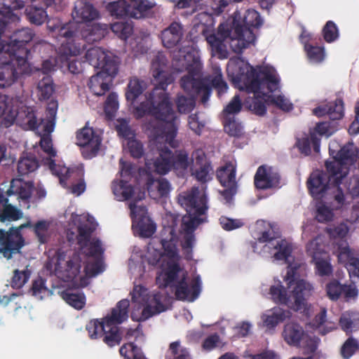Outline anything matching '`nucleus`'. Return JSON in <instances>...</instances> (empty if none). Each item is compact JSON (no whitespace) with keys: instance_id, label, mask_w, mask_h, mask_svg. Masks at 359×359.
Segmentation results:
<instances>
[{"instance_id":"1","label":"nucleus","mask_w":359,"mask_h":359,"mask_svg":"<svg viewBox=\"0 0 359 359\" xmlns=\"http://www.w3.org/2000/svg\"><path fill=\"white\" fill-rule=\"evenodd\" d=\"M151 69L156 87L144 95V100L139 106L134 107L133 111L137 118L146 116L153 119L151 122L144 123V128L152 138V144L156 147L158 156L154 161L147 157L146 166L149 172L155 171L161 175L166 174L172 168L178 175L184 176L193 169V155L189 158L184 151H178L172 155L165 147V144L172 147L177 146L175 137L178 121L165 92V86L172 82L173 78L165 71L166 58L163 53H158L155 56Z\"/></svg>"},{"instance_id":"2","label":"nucleus","mask_w":359,"mask_h":359,"mask_svg":"<svg viewBox=\"0 0 359 359\" xmlns=\"http://www.w3.org/2000/svg\"><path fill=\"white\" fill-rule=\"evenodd\" d=\"M65 217L69 223L67 238L70 241L76 238L83 253L60 250L50 254L45 269L68 287H84L90 278L104 269L100 257L103 248L100 241L89 238L90 233L95 228L93 217L78 215L72 208L65 211Z\"/></svg>"},{"instance_id":"3","label":"nucleus","mask_w":359,"mask_h":359,"mask_svg":"<svg viewBox=\"0 0 359 359\" xmlns=\"http://www.w3.org/2000/svg\"><path fill=\"white\" fill-rule=\"evenodd\" d=\"M179 233L174 226H164L161 239H152L141 248L134 247L128 262L129 270L141 275L145 266H156V284L160 287L170 286L177 299L194 302L201 292L199 276L187 279L186 272L180 266Z\"/></svg>"},{"instance_id":"4","label":"nucleus","mask_w":359,"mask_h":359,"mask_svg":"<svg viewBox=\"0 0 359 359\" xmlns=\"http://www.w3.org/2000/svg\"><path fill=\"white\" fill-rule=\"evenodd\" d=\"M227 74L236 88L252 93V101L247 100L248 108L256 114L263 115L266 104H272L283 111H290L293 104L283 94H276L280 88V78L272 66L252 67L239 57L230 59Z\"/></svg>"},{"instance_id":"5","label":"nucleus","mask_w":359,"mask_h":359,"mask_svg":"<svg viewBox=\"0 0 359 359\" xmlns=\"http://www.w3.org/2000/svg\"><path fill=\"white\" fill-rule=\"evenodd\" d=\"M175 71L187 72L180 79V86L188 95L201 96L205 103L210 95V85L218 90L219 94L225 93L228 88L222 78L220 69H216L212 79H201L202 64L198 51L192 46H184L173 55Z\"/></svg>"},{"instance_id":"6","label":"nucleus","mask_w":359,"mask_h":359,"mask_svg":"<svg viewBox=\"0 0 359 359\" xmlns=\"http://www.w3.org/2000/svg\"><path fill=\"white\" fill-rule=\"evenodd\" d=\"M237 22V15L231 20L222 23L218 27L217 34L212 32V27L214 20L212 15L205 12L198 13L194 18V27L197 32L203 34L212 50L219 55V57H225L228 47L236 53H240L253 42L254 36L252 32L245 29L240 30Z\"/></svg>"},{"instance_id":"7","label":"nucleus","mask_w":359,"mask_h":359,"mask_svg":"<svg viewBox=\"0 0 359 359\" xmlns=\"http://www.w3.org/2000/svg\"><path fill=\"white\" fill-rule=\"evenodd\" d=\"M287 289L278 279L274 278L269 285H263L262 294L276 304L286 306L302 315L310 317L313 312V306L307 302L313 292V285L306 280L297 277V273L287 271L284 276Z\"/></svg>"},{"instance_id":"8","label":"nucleus","mask_w":359,"mask_h":359,"mask_svg":"<svg viewBox=\"0 0 359 359\" xmlns=\"http://www.w3.org/2000/svg\"><path fill=\"white\" fill-rule=\"evenodd\" d=\"M256 229L261 235L253 246L254 251L270 257L273 262L281 261L287 264V271L297 273L296 271L300 268L302 263L294 259L292 256V243L278 236L271 224L265 221H257Z\"/></svg>"},{"instance_id":"9","label":"nucleus","mask_w":359,"mask_h":359,"mask_svg":"<svg viewBox=\"0 0 359 359\" xmlns=\"http://www.w3.org/2000/svg\"><path fill=\"white\" fill-rule=\"evenodd\" d=\"M129 305L127 299H123L104 317L90 320L86 327L89 337L91 339L102 338L109 347L118 345L122 337L118 325L127 320Z\"/></svg>"},{"instance_id":"10","label":"nucleus","mask_w":359,"mask_h":359,"mask_svg":"<svg viewBox=\"0 0 359 359\" xmlns=\"http://www.w3.org/2000/svg\"><path fill=\"white\" fill-rule=\"evenodd\" d=\"M178 203L187 211L182 217V224L187 232L182 245L189 250L194 241L191 231L206 221L208 209L207 196L203 188H193L180 194Z\"/></svg>"},{"instance_id":"11","label":"nucleus","mask_w":359,"mask_h":359,"mask_svg":"<svg viewBox=\"0 0 359 359\" xmlns=\"http://www.w3.org/2000/svg\"><path fill=\"white\" fill-rule=\"evenodd\" d=\"M86 58L92 66L100 69L90 79L89 88L95 95H102L109 90L118 72L119 60L100 47L88 49Z\"/></svg>"},{"instance_id":"12","label":"nucleus","mask_w":359,"mask_h":359,"mask_svg":"<svg viewBox=\"0 0 359 359\" xmlns=\"http://www.w3.org/2000/svg\"><path fill=\"white\" fill-rule=\"evenodd\" d=\"M131 295V318L133 320L144 321L153 316L166 311L170 298L162 292L150 291L141 284H135Z\"/></svg>"},{"instance_id":"13","label":"nucleus","mask_w":359,"mask_h":359,"mask_svg":"<svg viewBox=\"0 0 359 359\" xmlns=\"http://www.w3.org/2000/svg\"><path fill=\"white\" fill-rule=\"evenodd\" d=\"M57 114V104L51 102L47 109L46 118L41 119L39 123L36 121L35 128L42 135L40 139L41 147L46 156L43 157L42 163L48 167L53 175L59 178L60 184L65 186V177L69 172L68 168L55 163L54 157L56 156V151L53 148L51 139L46 134L52 133L55 127V119Z\"/></svg>"},{"instance_id":"14","label":"nucleus","mask_w":359,"mask_h":359,"mask_svg":"<svg viewBox=\"0 0 359 359\" xmlns=\"http://www.w3.org/2000/svg\"><path fill=\"white\" fill-rule=\"evenodd\" d=\"M327 175L320 170L314 171L310 176L309 180V188L312 196L316 198H326L328 196H333L336 202V209H341L346 205V200L342 192V187L340 184L342 183L341 179L345 176H341L338 174V178L333 176L332 172L329 171Z\"/></svg>"},{"instance_id":"15","label":"nucleus","mask_w":359,"mask_h":359,"mask_svg":"<svg viewBox=\"0 0 359 359\" xmlns=\"http://www.w3.org/2000/svg\"><path fill=\"white\" fill-rule=\"evenodd\" d=\"M0 117L4 118L2 124L6 128L14 123L25 129L35 128L36 126V116L32 108L5 95H0Z\"/></svg>"},{"instance_id":"16","label":"nucleus","mask_w":359,"mask_h":359,"mask_svg":"<svg viewBox=\"0 0 359 359\" xmlns=\"http://www.w3.org/2000/svg\"><path fill=\"white\" fill-rule=\"evenodd\" d=\"M48 27L53 32V36L56 37L60 46L58 47L57 59H48L45 60L42 64L43 75H48L47 74L52 71L55 66L62 67V64L67 62L69 56H76L83 50V45L78 43L77 45H74L73 42L76 41V39L69 35L70 32V26L66 27H53L51 22H48Z\"/></svg>"},{"instance_id":"17","label":"nucleus","mask_w":359,"mask_h":359,"mask_svg":"<svg viewBox=\"0 0 359 359\" xmlns=\"http://www.w3.org/2000/svg\"><path fill=\"white\" fill-rule=\"evenodd\" d=\"M326 231L332 238L343 239L348 232V227L341 223L335 227H328ZM333 252L338 257L339 262L345 265L351 278L359 277V259L345 241L336 243Z\"/></svg>"},{"instance_id":"18","label":"nucleus","mask_w":359,"mask_h":359,"mask_svg":"<svg viewBox=\"0 0 359 359\" xmlns=\"http://www.w3.org/2000/svg\"><path fill=\"white\" fill-rule=\"evenodd\" d=\"M330 154L333 158L332 161L325 163L326 169L332 172L333 176L337 178L339 173L341 176H346L349 167L356 160L358 151L352 143H349L341 147L336 140H332L329 144Z\"/></svg>"},{"instance_id":"19","label":"nucleus","mask_w":359,"mask_h":359,"mask_svg":"<svg viewBox=\"0 0 359 359\" xmlns=\"http://www.w3.org/2000/svg\"><path fill=\"white\" fill-rule=\"evenodd\" d=\"M30 72L29 65L26 58L20 55H8L0 50V87L11 86L22 74Z\"/></svg>"},{"instance_id":"20","label":"nucleus","mask_w":359,"mask_h":359,"mask_svg":"<svg viewBox=\"0 0 359 359\" xmlns=\"http://www.w3.org/2000/svg\"><path fill=\"white\" fill-rule=\"evenodd\" d=\"M133 167L123 160L120 161V179L112 182L111 189L115 198L118 201H124L129 198L130 203L139 204V201L144 198V191H137L133 185L128 181L133 174Z\"/></svg>"},{"instance_id":"21","label":"nucleus","mask_w":359,"mask_h":359,"mask_svg":"<svg viewBox=\"0 0 359 359\" xmlns=\"http://www.w3.org/2000/svg\"><path fill=\"white\" fill-rule=\"evenodd\" d=\"M31 226V223L28 222L17 228H12L7 232L0 229V253L8 259L13 256H18L22 260H25L20 254V250L24 245V241L20 231L24 228Z\"/></svg>"},{"instance_id":"22","label":"nucleus","mask_w":359,"mask_h":359,"mask_svg":"<svg viewBox=\"0 0 359 359\" xmlns=\"http://www.w3.org/2000/svg\"><path fill=\"white\" fill-rule=\"evenodd\" d=\"M132 227L135 235L142 238L151 236L156 231V224L148 215L146 208L142 204L129 203Z\"/></svg>"},{"instance_id":"23","label":"nucleus","mask_w":359,"mask_h":359,"mask_svg":"<svg viewBox=\"0 0 359 359\" xmlns=\"http://www.w3.org/2000/svg\"><path fill=\"white\" fill-rule=\"evenodd\" d=\"M72 15L74 22L67 24L63 27H71L69 35L76 39V41L73 42V44L75 46L78 43H81L83 48L84 42L83 39H80L76 34V28L75 23H83L95 20L100 17L99 12L91 4L83 1H77L75 3Z\"/></svg>"},{"instance_id":"24","label":"nucleus","mask_w":359,"mask_h":359,"mask_svg":"<svg viewBox=\"0 0 359 359\" xmlns=\"http://www.w3.org/2000/svg\"><path fill=\"white\" fill-rule=\"evenodd\" d=\"M77 144L81 147L83 156L86 158L94 157L101 145V137L97 130L86 126L76 135Z\"/></svg>"},{"instance_id":"25","label":"nucleus","mask_w":359,"mask_h":359,"mask_svg":"<svg viewBox=\"0 0 359 359\" xmlns=\"http://www.w3.org/2000/svg\"><path fill=\"white\" fill-rule=\"evenodd\" d=\"M4 193L8 196L16 194L22 200L32 199L33 201L46 196V191L41 185L37 184L36 187H34L32 182H26L22 179H13L10 189Z\"/></svg>"},{"instance_id":"26","label":"nucleus","mask_w":359,"mask_h":359,"mask_svg":"<svg viewBox=\"0 0 359 359\" xmlns=\"http://www.w3.org/2000/svg\"><path fill=\"white\" fill-rule=\"evenodd\" d=\"M33 38V33L29 29H22L17 32L6 44H4V39H1V50L6 51L8 55H20L25 58L27 50L24 45L30 41Z\"/></svg>"},{"instance_id":"27","label":"nucleus","mask_w":359,"mask_h":359,"mask_svg":"<svg viewBox=\"0 0 359 359\" xmlns=\"http://www.w3.org/2000/svg\"><path fill=\"white\" fill-rule=\"evenodd\" d=\"M217 175L221 184L226 188L225 190L222 191V194L226 202H229L236 192V170L234 163L230 162L221 167L218 170Z\"/></svg>"},{"instance_id":"28","label":"nucleus","mask_w":359,"mask_h":359,"mask_svg":"<svg viewBox=\"0 0 359 359\" xmlns=\"http://www.w3.org/2000/svg\"><path fill=\"white\" fill-rule=\"evenodd\" d=\"M192 166L194 167L191 172V175L198 181L205 182L210 180L212 168L202 150H197L193 153Z\"/></svg>"},{"instance_id":"29","label":"nucleus","mask_w":359,"mask_h":359,"mask_svg":"<svg viewBox=\"0 0 359 359\" xmlns=\"http://www.w3.org/2000/svg\"><path fill=\"white\" fill-rule=\"evenodd\" d=\"M255 184L260 189L277 187L279 185V175L271 167L260 166L255 176Z\"/></svg>"},{"instance_id":"30","label":"nucleus","mask_w":359,"mask_h":359,"mask_svg":"<svg viewBox=\"0 0 359 359\" xmlns=\"http://www.w3.org/2000/svg\"><path fill=\"white\" fill-rule=\"evenodd\" d=\"M291 312L279 306H275L271 309L266 310L261 316L262 325L268 330H274V328L281 322L290 318Z\"/></svg>"},{"instance_id":"31","label":"nucleus","mask_w":359,"mask_h":359,"mask_svg":"<svg viewBox=\"0 0 359 359\" xmlns=\"http://www.w3.org/2000/svg\"><path fill=\"white\" fill-rule=\"evenodd\" d=\"M313 112L317 116L328 115L332 121L339 120L344 116L343 102L336 100L334 102L322 103L313 109Z\"/></svg>"},{"instance_id":"32","label":"nucleus","mask_w":359,"mask_h":359,"mask_svg":"<svg viewBox=\"0 0 359 359\" xmlns=\"http://www.w3.org/2000/svg\"><path fill=\"white\" fill-rule=\"evenodd\" d=\"M236 15H237V22L236 23V24L239 25H238L239 29L243 30V31H245V29H248L253 34L254 41L252 43V44L255 41V36L254 33L252 32V31L248 27H259L260 25H262V22H263L262 19L261 18L259 14L255 10L250 9V10L247 11L245 15H244L243 20H242V17L239 13H234L233 16L231 17L227 20L229 23L231 22V20H232L235 17ZM250 45H251V43L247 48H248Z\"/></svg>"},{"instance_id":"33","label":"nucleus","mask_w":359,"mask_h":359,"mask_svg":"<svg viewBox=\"0 0 359 359\" xmlns=\"http://www.w3.org/2000/svg\"><path fill=\"white\" fill-rule=\"evenodd\" d=\"M24 7L22 1L17 0H0V25L4 29L7 23L18 20V17L13 14L12 10Z\"/></svg>"},{"instance_id":"34","label":"nucleus","mask_w":359,"mask_h":359,"mask_svg":"<svg viewBox=\"0 0 359 359\" xmlns=\"http://www.w3.org/2000/svg\"><path fill=\"white\" fill-rule=\"evenodd\" d=\"M297 147L302 154L309 155L312 151L318 152L320 138L315 132L305 133L297 139Z\"/></svg>"},{"instance_id":"35","label":"nucleus","mask_w":359,"mask_h":359,"mask_svg":"<svg viewBox=\"0 0 359 359\" xmlns=\"http://www.w3.org/2000/svg\"><path fill=\"white\" fill-rule=\"evenodd\" d=\"M282 335L287 344L297 346L300 345L306 333L299 324L290 322L285 325Z\"/></svg>"},{"instance_id":"36","label":"nucleus","mask_w":359,"mask_h":359,"mask_svg":"<svg viewBox=\"0 0 359 359\" xmlns=\"http://www.w3.org/2000/svg\"><path fill=\"white\" fill-rule=\"evenodd\" d=\"M147 189L151 198L157 200L165 197L170 192L169 182L163 179L153 180L147 175Z\"/></svg>"},{"instance_id":"37","label":"nucleus","mask_w":359,"mask_h":359,"mask_svg":"<svg viewBox=\"0 0 359 359\" xmlns=\"http://www.w3.org/2000/svg\"><path fill=\"white\" fill-rule=\"evenodd\" d=\"M182 35L183 29L181 24L173 22L162 32V43L167 48H173L180 41Z\"/></svg>"},{"instance_id":"38","label":"nucleus","mask_w":359,"mask_h":359,"mask_svg":"<svg viewBox=\"0 0 359 359\" xmlns=\"http://www.w3.org/2000/svg\"><path fill=\"white\" fill-rule=\"evenodd\" d=\"M4 191L0 189V221L6 219L16 220L22 217V212L14 206L8 204V199Z\"/></svg>"},{"instance_id":"39","label":"nucleus","mask_w":359,"mask_h":359,"mask_svg":"<svg viewBox=\"0 0 359 359\" xmlns=\"http://www.w3.org/2000/svg\"><path fill=\"white\" fill-rule=\"evenodd\" d=\"M338 203L334 200L332 205L320 201L316 204V220L321 223L331 222L334 218V210H337L336 205Z\"/></svg>"},{"instance_id":"40","label":"nucleus","mask_w":359,"mask_h":359,"mask_svg":"<svg viewBox=\"0 0 359 359\" xmlns=\"http://www.w3.org/2000/svg\"><path fill=\"white\" fill-rule=\"evenodd\" d=\"M309 325L317 330L321 334H326L335 328V325L326 320V310L321 309L315 318L309 323Z\"/></svg>"},{"instance_id":"41","label":"nucleus","mask_w":359,"mask_h":359,"mask_svg":"<svg viewBox=\"0 0 359 359\" xmlns=\"http://www.w3.org/2000/svg\"><path fill=\"white\" fill-rule=\"evenodd\" d=\"M61 297L71 306L81 309L86 304V297L79 291L67 290L60 292Z\"/></svg>"},{"instance_id":"42","label":"nucleus","mask_w":359,"mask_h":359,"mask_svg":"<svg viewBox=\"0 0 359 359\" xmlns=\"http://www.w3.org/2000/svg\"><path fill=\"white\" fill-rule=\"evenodd\" d=\"M307 36L309 34L304 32L302 34V41L304 43L305 50L310 62L313 64L321 62L325 58L324 50L320 47L307 44Z\"/></svg>"},{"instance_id":"43","label":"nucleus","mask_w":359,"mask_h":359,"mask_svg":"<svg viewBox=\"0 0 359 359\" xmlns=\"http://www.w3.org/2000/svg\"><path fill=\"white\" fill-rule=\"evenodd\" d=\"M54 92V86L52 79L48 75L43 76L39 81L36 93L39 100L49 99Z\"/></svg>"},{"instance_id":"44","label":"nucleus","mask_w":359,"mask_h":359,"mask_svg":"<svg viewBox=\"0 0 359 359\" xmlns=\"http://www.w3.org/2000/svg\"><path fill=\"white\" fill-rule=\"evenodd\" d=\"M320 339L317 337H309L306 334L304 337V339L302 340L300 346L303 348L307 353H313L311 358H325V354L321 351H318V346L319 344Z\"/></svg>"},{"instance_id":"45","label":"nucleus","mask_w":359,"mask_h":359,"mask_svg":"<svg viewBox=\"0 0 359 359\" xmlns=\"http://www.w3.org/2000/svg\"><path fill=\"white\" fill-rule=\"evenodd\" d=\"M315 256L313 262L315 265V270L316 274L320 276H329L332 273V266L330 263V259L328 254H326L320 257Z\"/></svg>"},{"instance_id":"46","label":"nucleus","mask_w":359,"mask_h":359,"mask_svg":"<svg viewBox=\"0 0 359 359\" xmlns=\"http://www.w3.org/2000/svg\"><path fill=\"white\" fill-rule=\"evenodd\" d=\"M131 6L129 16L134 18H141L150 10L154 4L148 0H130Z\"/></svg>"},{"instance_id":"47","label":"nucleus","mask_w":359,"mask_h":359,"mask_svg":"<svg viewBox=\"0 0 359 359\" xmlns=\"http://www.w3.org/2000/svg\"><path fill=\"white\" fill-rule=\"evenodd\" d=\"M145 88L146 84L143 81L136 78L130 79L126 93L127 100L133 104Z\"/></svg>"},{"instance_id":"48","label":"nucleus","mask_w":359,"mask_h":359,"mask_svg":"<svg viewBox=\"0 0 359 359\" xmlns=\"http://www.w3.org/2000/svg\"><path fill=\"white\" fill-rule=\"evenodd\" d=\"M53 222L50 219H42L38 221L34 226V231L38 238L39 241L43 243L47 241L50 235Z\"/></svg>"},{"instance_id":"49","label":"nucleus","mask_w":359,"mask_h":359,"mask_svg":"<svg viewBox=\"0 0 359 359\" xmlns=\"http://www.w3.org/2000/svg\"><path fill=\"white\" fill-rule=\"evenodd\" d=\"M307 254L312 258V260L315 259V256L320 257L326 254V251L324 250V240L322 236H318L308 243L306 245Z\"/></svg>"},{"instance_id":"50","label":"nucleus","mask_w":359,"mask_h":359,"mask_svg":"<svg viewBox=\"0 0 359 359\" xmlns=\"http://www.w3.org/2000/svg\"><path fill=\"white\" fill-rule=\"evenodd\" d=\"M341 328L346 332H351L359 327V314L346 312L340 318Z\"/></svg>"},{"instance_id":"51","label":"nucleus","mask_w":359,"mask_h":359,"mask_svg":"<svg viewBox=\"0 0 359 359\" xmlns=\"http://www.w3.org/2000/svg\"><path fill=\"white\" fill-rule=\"evenodd\" d=\"M107 10L113 16L116 18L125 15L129 16L130 6L126 4L125 0H118L109 3L106 6Z\"/></svg>"},{"instance_id":"52","label":"nucleus","mask_w":359,"mask_h":359,"mask_svg":"<svg viewBox=\"0 0 359 359\" xmlns=\"http://www.w3.org/2000/svg\"><path fill=\"white\" fill-rule=\"evenodd\" d=\"M204 0H177L175 4V7L178 9H186L187 15H191L195 12L202 9V5Z\"/></svg>"},{"instance_id":"53","label":"nucleus","mask_w":359,"mask_h":359,"mask_svg":"<svg viewBox=\"0 0 359 359\" xmlns=\"http://www.w3.org/2000/svg\"><path fill=\"white\" fill-rule=\"evenodd\" d=\"M119 352L125 359H145L140 348L133 343L125 344L120 348Z\"/></svg>"},{"instance_id":"54","label":"nucleus","mask_w":359,"mask_h":359,"mask_svg":"<svg viewBox=\"0 0 359 359\" xmlns=\"http://www.w3.org/2000/svg\"><path fill=\"white\" fill-rule=\"evenodd\" d=\"M38 167L35 158L32 156H22L18 163L19 174L24 175L34 171Z\"/></svg>"},{"instance_id":"55","label":"nucleus","mask_w":359,"mask_h":359,"mask_svg":"<svg viewBox=\"0 0 359 359\" xmlns=\"http://www.w3.org/2000/svg\"><path fill=\"white\" fill-rule=\"evenodd\" d=\"M29 276L30 271L27 269V265L22 270L15 269L11 285L14 288H20L27 283Z\"/></svg>"},{"instance_id":"56","label":"nucleus","mask_w":359,"mask_h":359,"mask_svg":"<svg viewBox=\"0 0 359 359\" xmlns=\"http://www.w3.org/2000/svg\"><path fill=\"white\" fill-rule=\"evenodd\" d=\"M195 96L188 95V97L178 95L176 101L178 111L182 114H187L193 110L195 107Z\"/></svg>"},{"instance_id":"57","label":"nucleus","mask_w":359,"mask_h":359,"mask_svg":"<svg viewBox=\"0 0 359 359\" xmlns=\"http://www.w3.org/2000/svg\"><path fill=\"white\" fill-rule=\"evenodd\" d=\"M337 130L338 123L337 122H323L317 124L315 128L311 130V132H315L319 137L322 135L329 137L335 133Z\"/></svg>"},{"instance_id":"58","label":"nucleus","mask_w":359,"mask_h":359,"mask_svg":"<svg viewBox=\"0 0 359 359\" xmlns=\"http://www.w3.org/2000/svg\"><path fill=\"white\" fill-rule=\"evenodd\" d=\"M106 32L107 26L105 25L95 24L88 34L83 33L82 36L89 41H96L100 40L104 36Z\"/></svg>"},{"instance_id":"59","label":"nucleus","mask_w":359,"mask_h":359,"mask_svg":"<svg viewBox=\"0 0 359 359\" xmlns=\"http://www.w3.org/2000/svg\"><path fill=\"white\" fill-rule=\"evenodd\" d=\"M111 29L118 37L126 39L133 32V26L129 22H118L111 25Z\"/></svg>"},{"instance_id":"60","label":"nucleus","mask_w":359,"mask_h":359,"mask_svg":"<svg viewBox=\"0 0 359 359\" xmlns=\"http://www.w3.org/2000/svg\"><path fill=\"white\" fill-rule=\"evenodd\" d=\"M343 284L337 280H332L326 285V293L327 297L333 301L341 298Z\"/></svg>"},{"instance_id":"61","label":"nucleus","mask_w":359,"mask_h":359,"mask_svg":"<svg viewBox=\"0 0 359 359\" xmlns=\"http://www.w3.org/2000/svg\"><path fill=\"white\" fill-rule=\"evenodd\" d=\"M342 288L341 297L346 302L355 301L358 298L359 291L355 283L344 284Z\"/></svg>"},{"instance_id":"62","label":"nucleus","mask_w":359,"mask_h":359,"mask_svg":"<svg viewBox=\"0 0 359 359\" xmlns=\"http://www.w3.org/2000/svg\"><path fill=\"white\" fill-rule=\"evenodd\" d=\"M118 108V102L117 95L115 93H111L107 97V101L104 105V112L106 116L109 118H112L116 111Z\"/></svg>"},{"instance_id":"63","label":"nucleus","mask_w":359,"mask_h":359,"mask_svg":"<svg viewBox=\"0 0 359 359\" xmlns=\"http://www.w3.org/2000/svg\"><path fill=\"white\" fill-rule=\"evenodd\" d=\"M224 130L231 136H239L242 133L243 126L231 117H225Z\"/></svg>"},{"instance_id":"64","label":"nucleus","mask_w":359,"mask_h":359,"mask_svg":"<svg viewBox=\"0 0 359 359\" xmlns=\"http://www.w3.org/2000/svg\"><path fill=\"white\" fill-rule=\"evenodd\" d=\"M123 146L126 147L134 158H140L143 154V147L142 144L136 139L132 137L123 142Z\"/></svg>"}]
</instances>
